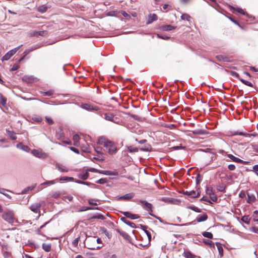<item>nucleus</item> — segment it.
<instances>
[{"instance_id":"f257e3e1","label":"nucleus","mask_w":258,"mask_h":258,"mask_svg":"<svg viewBox=\"0 0 258 258\" xmlns=\"http://www.w3.org/2000/svg\"><path fill=\"white\" fill-rule=\"evenodd\" d=\"M97 143L106 148L110 155H114L117 152V149L115 143L105 137H99Z\"/></svg>"},{"instance_id":"f03ea898","label":"nucleus","mask_w":258,"mask_h":258,"mask_svg":"<svg viewBox=\"0 0 258 258\" xmlns=\"http://www.w3.org/2000/svg\"><path fill=\"white\" fill-rule=\"evenodd\" d=\"M2 218L9 223H13L15 220L13 212L9 210H7L4 212Z\"/></svg>"},{"instance_id":"7ed1b4c3","label":"nucleus","mask_w":258,"mask_h":258,"mask_svg":"<svg viewBox=\"0 0 258 258\" xmlns=\"http://www.w3.org/2000/svg\"><path fill=\"white\" fill-rule=\"evenodd\" d=\"M31 153L33 155L39 158H45L47 157L46 154L43 152L41 150L33 149Z\"/></svg>"},{"instance_id":"20e7f679","label":"nucleus","mask_w":258,"mask_h":258,"mask_svg":"<svg viewBox=\"0 0 258 258\" xmlns=\"http://www.w3.org/2000/svg\"><path fill=\"white\" fill-rule=\"evenodd\" d=\"M206 194L210 196L211 199L213 202H216L217 200L216 196L214 194L213 188L211 186H207Z\"/></svg>"},{"instance_id":"39448f33","label":"nucleus","mask_w":258,"mask_h":258,"mask_svg":"<svg viewBox=\"0 0 258 258\" xmlns=\"http://www.w3.org/2000/svg\"><path fill=\"white\" fill-rule=\"evenodd\" d=\"M139 202L142 204L143 208L148 211L149 213L152 212V205L151 204L147 202L146 201L140 200Z\"/></svg>"},{"instance_id":"423d86ee","label":"nucleus","mask_w":258,"mask_h":258,"mask_svg":"<svg viewBox=\"0 0 258 258\" xmlns=\"http://www.w3.org/2000/svg\"><path fill=\"white\" fill-rule=\"evenodd\" d=\"M41 205L42 204L40 203H35L30 206V209L32 212L35 213H39L40 212V207Z\"/></svg>"},{"instance_id":"0eeeda50","label":"nucleus","mask_w":258,"mask_h":258,"mask_svg":"<svg viewBox=\"0 0 258 258\" xmlns=\"http://www.w3.org/2000/svg\"><path fill=\"white\" fill-rule=\"evenodd\" d=\"M183 194L188 196V197L190 198H198L200 196V193L199 190H198L197 193L195 190H191V191H183Z\"/></svg>"},{"instance_id":"6e6552de","label":"nucleus","mask_w":258,"mask_h":258,"mask_svg":"<svg viewBox=\"0 0 258 258\" xmlns=\"http://www.w3.org/2000/svg\"><path fill=\"white\" fill-rule=\"evenodd\" d=\"M82 107L87 110L91 111V110H97L98 109V107L97 106H94L92 105L89 104H83L82 105Z\"/></svg>"},{"instance_id":"1a4fd4ad","label":"nucleus","mask_w":258,"mask_h":258,"mask_svg":"<svg viewBox=\"0 0 258 258\" xmlns=\"http://www.w3.org/2000/svg\"><path fill=\"white\" fill-rule=\"evenodd\" d=\"M47 34V31H33L32 32H31L30 35L33 36H44L46 35Z\"/></svg>"},{"instance_id":"9d476101","label":"nucleus","mask_w":258,"mask_h":258,"mask_svg":"<svg viewBox=\"0 0 258 258\" xmlns=\"http://www.w3.org/2000/svg\"><path fill=\"white\" fill-rule=\"evenodd\" d=\"M15 50H13V49L11 50L9 52H8L2 58V60L3 61L4 60H9L13 55H14L15 53Z\"/></svg>"},{"instance_id":"9b49d317","label":"nucleus","mask_w":258,"mask_h":258,"mask_svg":"<svg viewBox=\"0 0 258 258\" xmlns=\"http://www.w3.org/2000/svg\"><path fill=\"white\" fill-rule=\"evenodd\" d=\"M134 197V193H128L127 194L124 196H120L118 197V199L119 200H125V201H128L132 199Z\"/></svg>"},{"instance_id":"f8f14e48","label":"nucleus","mask_w":258,"mask_h":258,"mask_svg":"<svg viewBox=\"0 0 258 258\" xmlns=\"http://www.w3.org/2000/svg\"><path fill=\"white\" fill-rule=\"evenodd\" d=\"M55 167L60 172H67L68 171V169L66 166L59 163H56Z\"/></svg>"},{"instance_id":"ddd939ff","label":"nucleus","mask_w":258,"mask_h":258,"mask_svg":"<svg viewBox=\"0 0 258 258\" xmlns=\"http://www.w3.org/2000/svg\"><path fill=\"white\" fill-rule=\"evenodd\" d=\"M122 213L124 216L131 219H137L139 218V216L138 215L133 214L128 212H122Z\"/></svg>"},{"instance_id":"4468645a","label":"nucleus","mask_w":258,"mask_h":258,"mask_svg":"<svg viewBox=\"0 0 258 258\" xmlns=\"http://www.w3.org/2000/svg\"><path fill=\"white\" fill-rule=\"evenodd\" d=\"M98 173L103 174L107 175H117L118 173L115 171H110L107 170H100Z\"/></svg>"},{"instance_id":"2eb2a0df","label":"nucleus","mask_w":258,"mask_h":258,"mask_svg":"<svg viewBox=\"0 0 258 258\" xmlns=\"http://www.w3.org/2000/svg\"><path fill=\"white\" fill-rule=\"evenodd\" d=\"M175 28V27L170 25H163L160 27V29L162 31H170Z\"/></svg>"},{"instance_id":"dca6fc26","label":"nucleus","mask_w":258,"mask_h":258,"mask_svg":"<svg viewBox=\"0 0 258 258\" xmlns=\"http://www.w3.org/2000/svg\"><path fill=\"white\" fill-rule=\"evenodd\" d=\"M104 119L107 120L114 122V115L111 113H105L104 114Z\"/></svg>"},{"instance_id":"f3484780","label":"nucleus","mask_w":258,"mask_h":258,"mask_svg":"<svg viewBox=\"0 0 258 258\" xmlns=\"http://www.w3.org/2000/svg\"><path fill=\"white\" fill-rule=\"evenodd\" d=\"M207 218V215L206 214H203V215L198 216L197 221L198 222H201L206 221Z\"/></svg>"},{"instance_id":"a211bd4d","label":"nucleus","mask_w":258,"mask_h":258,"mask_svg":"<svg viewBox=\"0 0 258 258\" xmlns=\"http://www.w3.org/2000/svg\"><path fill=\"white\" fill-rule=\"evenodd\" d=\"M227 156L230 158L231 160H232L234 162H235L236 163H242V160H241L239 158H238L235 156H234L233 155H232V154H227Z\"/></svg>"},{"instance_id":"6ab92c4d","label":"nucleus","mask_w":258,"mask_h":258,"mask_svg":"<svg viewBox=\"0 0 258 258\" xmlns=\"http://www.w3.org/2000/svg\"><path fill=\"white\" fill-rule=\"evenodd\" d=\"M35 78L32 76H25L23 78V80L27 83H31L33 82L35 80Z\"/></svg>"},{"instance_id":"aec40b11","label":"nucleus","mask_w":258,"mask_h":258,"mask_svg":"<svg viewBox=\"0 0 258 258\" xmlns=\"http://www.w3.org/2000/svg\"><path fill=\"white\" fill-rule=\"evenodd\" d=\"M121 220L124 223H125L126 225L130 226L132 228H136V224L134 223L126 220L125 218L122 217V218H121Z\"/></svg>"},{"instance_id":"412c9836","label":"nucleus","mask_w":258,"mask_h":258,"mask_svg":"<svg viewBox=\"0 0 258 258\" xmlns=\"http://www.w3.org/2000/svg\"><path fill=\"white\" fill-rule=\"evenodd\" d=\"M41 47V45H39V44H37V45H35L34 46H32L31 47H30L29 49L26 50L24 52V54H27L28 53H29V52L34 50H36L39 48H40Z\"/></svg>"},{"instance_id":"4be33fe9","label":"nucleus","mask_w":258,"mask_h":258,"mask_svg":"<svg viewBox=\"0 0 258 258\" xmlns=\"http://www.w3.org/2000/svg\"><path fill=\"white\" fill-rule=\"evenodd\" d=\"M157 18H158V17L156 14H150L149 15V20L148 21V24L151 23L153 21L157 20Z\"/></svg>"},{"instance_id":"5701e85b","label":"nucleus","mask_w":258,"mask_h":258,"mask_svg":"<svg viewBox=\"0 0 258 258\" xmlns=\"http://www.w3.org/2000/svg\"><path fill=\"white\" fill-rule=\"evenodd\" d=\"M96 241H97V243L101 244V245L97 246L96 247H89V248L90 249H93V250L100 249L103 246V245L102 244V240H101V238H98L96 240Z\"/></svg>"},{"instance_id":"b1692460","label":"nucleus","mask_w":258,"mask_h":258,"mask_svg":"<svg viewBox=\"0 0 258 258\" xmlns=\"http://www.w3.org/2000/svg\"><path fill=\"white\" fill-rule=\"evenodd\" d=\"M183 255L186 258H194L195 257L189 250H184Z\"/></svg>"},{"instance_id":"393cba45","label":"nucleus","mask_w":258,"mask_h":258,"mask_svg":"<svg viewBox=\"0 0 258 258\" xmlns=\"http://www.w3.org/2000/svg\"><path fill=\"white\" fill-rule=\"evenodd\" d=\"M17 147L18 148L21 149V150H22L23 151H26V152H28V151L29 150V147L28 146L24 145L22 143L18 144L17 145Z\"/></svg>"},{"instance_id":"a878e982","label":"nucleus","mask_w":258,"mask_h":258,"mask_svg":"<svg viewBox=\"0 0 258 258\" xmlns=\"http://www.w3.org/2000/svg\"><path fill=\"white\" fill-rule=\"evenodd\" d=\"M42 248L45 251H46L47 252L50 251L51 250V244L43 243L42 244Z\"/></svg>"},{"instance_id":"bb28decb","label":"nucleus","mask_w":258,"mask_h":258,"mask_svg":"<svg viewBox=\"0 0 258 258\" xmlns=\"http://www.w3.org/2000/svg\"><path fill=\"white\" fill-rule=\"evenodd\" d=\"M47 7L45 5H41L38 7L37 10L38 12L43 13L47 11Z\"/></svg>"},{"instance_id":"cd10ccee","label":"nucleus","mask_w":258,"mask_h":258,"mask_svg":"<svg viewBox=\"0 0 258 258\" xmlns=\"http://www.w3.org/2000/svg\"><path fill=\"white\" fill-rule=\"evenodd\" d=\"M73 139L74 141V145L76 146H78L79 144V141L80 139L79 136L77 134H76L73 136Z\"/></svg>"},{"instance_id":"c85d7f7f","label":"nucleus","mask_w":258,"mask_h":258,"mask_svg":"<svg viewBox=\"0 0 258 258\" xmlns=\"http://www.w3.org/2000/svg\"><path fill=\"white\" fill-rule=\"evenodd\" d=\"M7 133H8L9 136L10 137V138L11 139H12L13 140H16L17 137L16 136V134L15 133H14L12 131H8Z\"/></svg>"},{"instance_id":"c756f323","label":"nucleus","mask_w":258,"mask_h":258,"mask_svg":"<svg viewBox=\"0 0 258 258\" xmlns=\"http://www.w3.org/2000/svg\"><path fill=\"white\" fill-rule=\"evenodd\" d=\"M181 18L183 20H186L187 21H190L191 17L190 16L187 14H182L181 16Z\"/></svg>"},{"instance_id":"7c9ffc66","label":"nucleus","mask_w":258,"mask_h":258,"mask_svg":"<svg viewBox=\"0 0 258 258\" xmlns=\"http://www.w3.org/2000/svg\"><path fill=\"white\" fill-rule=\"evenodd\" d=\"M247 196H248V199H247V202L248 203H252L255 199V197L253 195L247 194Z\"/></svg>"},{"instance_id":"2f4dec72","label":"nucleus","mask_w":258,"mask_h":258,"mask_svg":"<svg viewBox=\"0 0 258 258\" xmlns=\"http://www.w3.org/2000/svg\"><path fill=\"white\" fill-rule=\"evenodd\" d=\"M203 235L207 238H208L209 239H211L213 238V234L212 233L209 232H204L203 233Z\"/></svg>"},{"instance_id":"473e14b6","label":"nucleus","mask_w":258,"mask_h":258,"mask_svg":"<svg viewBox=\"0 0 258 258\" xmlns=\"http://www.w3.org/2000/svg\"><path fill=\"white\" fill-rule=\"evenodd\" d=\"M35 186H29L25 188L21 192L22 194H25L28 191L32 190L34 188Z\"/></svg>"},{"instance_id":"72a5a7b5","label":"nucleus","mask_w":258,"mask_h":258,"mask_svg":"<svg viewBox=\"0 0 258 258\" xmlns=\"http://www.w3.org/2000/svg\"><path fill=\"white\" fill-rule=\"evenodd\" d=\"M50 196L54 198H58L60 197V193L57 191H53L50 194Z\"/></svg>"},{"instance_id":"f704fd0d","label":"nucleus","mask_w":258,"mask_h":258,"mask_svg":"<svg viewBox=\"0 0 258 258\" xmlns=\"http://www.w3.org/2000/svg\"><path fill=\"white\" fill-rule=\"evenodd\" d=\"M55 183V180H49V181H47L46 182H44L41 183V185H51V184H53Z\"/></svg>"},{"instance_id":"c9c22d12","label":"nucleus","mask_w":258,"mask_h":258,"mask_svg":"<svg viewBox=\"0 0 258 258\" xmlns=\"http://www.w3.org/2000/svg\"><path fill=\"white\" fill-rule=\"evenodd\" d=\"M240 80L244 85H247L249 87H252V84L251 82L246 81V80H244L243 79H240Z\"/></svg>"},{"instance_id":"e433bc0d","label":"nucleus","mask_w":258,"mask_h":258,"mask_svg":"<svg viewBox=\"0 0 258 258\" xmlns=\"http://www.w3.org/2000/svg\"><path fill=\"white\" fill-rule=\"evenodd\" d=\"M73 180H74L73 177H67V176L62 177L59 178V181H62V180L73 181Z\"/></svg>"},{"instance_id":"4c0bfd02","label":"nucleus","mask_w":258,"mask_h":258,"mask_svg":"<svg viewBox=\"0 0 258 258\" xmlns=\"http://www.w3.org/2000/svg\"><path fill=\"white\" fill-rule=\"evenodd\" d=\"M89 177V173L88 171L86 172L85 173L80 175V177L83 180L87 179Z\"/></svg>"},{"instance_id":"58836bf2","label":"nucleus","mask_w":258,"mask_h":258,"mask_svg":"<svg viewBox=\"0 0 258 258\" xmlns=\"http://www.w3.org/2000/svg\"><path fill=\"white\" fill-rule=\"evenodd\" d=\"M188 208H189V209H191V210H193V211H195L196 212H198V213L201 212V210L199 208H198L197 207L189 206V207H188Z\"/></svg>"},{"instance_id":"ea45409f","label":"nucleus","mask_w":258,"mask_h":258,"mask_svg":"<svg viewBox=\"0 0 258 258\" xmlns=\"http://www.w3.org/2000/svg\"><path fill=\"white\" fill-rule=\"evenodd\" d=\"M242 221L245 223H248L250 220V219L249 218L248 216H244L242 217L241 218Z\"/></svg>"},{"instance_id":"a19ab883","label":"nucleus","mask_w":258,"mask_h":258,"mask_svg":"<svg viewBox=\"0 0 258 258\" xmlns=\"http://www.w3.org/2000/svg\"><path fill=\"white\" fill-rule=\"evenodd\" d=\"M79 240L80 236H78L73 240V241L72 242V244L74 246H77L78 245Z\"/></svg>"},{"instance_id":"79ce46f5","label":"nucleus","mask_w":258,"mask_h":258,"mask_svg":"<svg viewBox=\"0 0 258 258\" xmlns=\"http://www.w3.org/2000/svg\"><path fill=\"white\" fill-rule=\"evenodd\" d=\"M7 99L4 97H1L0 99V103L3 106H5L6 104Z\"/></svg>"},{"instance_id":"37998d69","label":"nucleus","mask_w":258,"mask_h":258,"mask_svg":"<svg viewBox=\"0 0 258 258\" xmlns=\"http://www.w3.org/2000/svg\"><path fill=\"white\" fill-rule=\"evenodd\" d=\"M41 94L45 96H51L53 94V91L50 90L46 92H43Z\"/></svg>"},{"instance_id":"c03bdc74","label":"nucleus","mask_w":258,"mask_h":258,"mask_svg":"<svg viewBox=\"0 0 258 258\" xmlns=\"http://www.w3.org/2000/svg\"><path fill=\"white\" fill-rule=\"evenodd\" d=\"M20 68L19 65L18 64L15 63L14 64L12 68L11 69V71H15L17 70Z\"/></svg>"},{"instance_id":"a18cd8bd","label":"nucleus","mask_w":258,"mask_h":258,"mask_svg":"<svg viewBox=\"0 0 258 258\" xmlns=\"http://www.w3.org/2000/svg\"><path fill=\"white\" fill-rule=\"evenodd\" d=\"M45 119H46V122L48 124H52L53 123V121L52 119L50 117L46 116L45 117Z\"/></svg>"},{"instance_id":"49530a36","label":"nucleus","mask_w":258,"mask_h":258,"mask_svg":"<svg viewBox=\"0 0 258 258\" xmlns=\"http://www.w3.org/2000/svg\"><path fill=\"white\" fill-rule=\"evenodd\" d=\"M106 182V180L105 178H101V179L98 180L96 181V183H99V184H103V183H105Z\"/></svg>"},{"instance_id":"de8ad7c7","label":"nucleus","mask_w":258,"mask_h":258,"mask_svg":"<svg viewBox=\"0 0 258 258\" xmlns=\"http://www.w3.org/2000/svg\"><path fill=\"white\" fill-rule=\"evenodd\" d=\"M97 201L96 200H95L94 199H89L88 200V203L90 205H97V203L96 202H96Z\"/></svg>"},{"instance_id":"09e8293b","label":"nucleus","mask_w":258,"mask_h":258,"mask_svg":"<svg viewBox=\"0 0 258 258\" xmlns=\"http://www.w3.org/2000/svg\"><path fill=\"white\" fill-rule=\"evenodd\" d=\"M95 150V151L96 152V153L97 154H100V155H102L103 154V153L101 151V150H102V148H100V147H96Z\"/></svg>"},{"instance_id":"8fccbe9b","label":"nucleus","mask_w":258,"mask_h":258,"mask_svg":"<svg viewBox=\"0 0 258 258\" xmlns=\"http://www.w3.org/2000/svg\"><path fill=\"white\" fill-rule=\"evenodd\" d=\"M121 14L122 15V16L123 17L126 18L127 19H129L130 18V16L127 13H126L124 11H122L121 12Z\"/></svg>"},{"instance_id":"3c124183","label":"nucleus","mask_w":258,"mask_h":258,"mask_svg":"<svg viewBox=\"0 0 258 258\" xmlns=\"http://www.w3.org/2000/svg\"><path fill=\"white\" fill-rule=\"evenodd\" d=\"M82 150L84 152H90V149L89 148V147L88 146H82Z\"/></svg>"},{"instance_id":"603ef678","label":"nucleus","mask_w":258,"mask_h":258,"mask_svg":"<svg viewBox=\"0 0 258 258\" xmlns=\"http://www.w3.org/2000/svg\"><path fill=\"white\" fill-rule=\"evenodd\" d=\"M228 168V169L231 171H233L235 169V166L234 164H229Z\"/></svg>"},{"instance_id":"864d4df0","label":"nucleus","mask_w":258,"mask_h":258,"mask_svg":"<svg viewBox=\"0 0 258 258\" xmlns=\"http://www.w3.org/2000/svg\"><path fill=\"white\" fill-rule=\"evenodd\" d=\"M202 180V178L200 174H198L196 177V183L197 184H199Z\"/></svg>"},{"instance_id":"5fc2aeb1","label":"nucleus","mask_w":258,"mask_h":258,"mask_svg":"<svg viewBox=\"0 0 258 258\" xmlns=\"http://www.w3.org/2000/svg\"><path fill=\"white\" fill-rule=\"evenodd\" d=\"M100 170L94 168H90L87 169V171L93 172H98Z\"/></svg>"},{"instance_id":"6e6d98bb","label":"nucleus","mask_w":258,"mask_h":258,"mask_svg":"<svg viewBox=\"0 0 258 258\" xmlns=\"http://www.w3.org/2000/svg\"><path fill=\"white\" fill-rule=\"evenodd\" d=\"M204 242L207 245H210L211 246L213 245L212 241L209 240H204Z\"/></svg>"},{"instance_id":"4d7b16f0","label":"nucleus","mask_w":258,"mask_h":258,"mask_svg":"<svg viewBox=\"0 0 258 258\" xmlns=\"http://www.w3.org/2000/svg\"><path fill=\"white\" fill-rule=\"evenodd\" d=\"M235 10L240 14H242L243 15L245 14L244 11L241 8H236V9H235Z\"/></svg>"},{"instance_id":"13d9d810","label":"nucleus","mask_w":258,"mask_h":258,"mask_svg":"<svg viewBox=\"0 0 258 258\" xmlns=\"http://www.w3.org/2000/svg\"><path fill=\"white\" fill-rule=\"evenodd\" d=\"M70 149L71 150H72V151L74 152L75 153H77V154H79V151L78 149H77V148H75V147H70Z\"/></svg>"},{"instance_id":"bf43d9fd","label":"nucleus","mask_w":258,"mask_h":258,"mask_svg":"<svg viewBox=\"0 0 258 258\" xmlns=\"http://www.w3.org/2000/svg\"><path fill=\"white\" fill-rule=\"evenodd\" d=\"M218 251L219 252L220 255L222 256H223V248L221 246H218Z\"/></svg>"},{"instance_id":"052dcab7","label":"nucleus","mask_w":258,"mask_h":258,"mask_svg":"<svg viewBox=\"0 0 258 258\" xmlns=\"http://www.w3.org/2000/svg\"><path fill=\"white\" fill-rule=\"evenodd\" d=\"M251 231L255 233H258V227H253L251 229Z\"/></svg>"},{"instance_id":"680f3d73","label":"nucleus","mask_w":258,"mask_h":258,"mask_svg":"<svg viewBox=\"0 0 258 258\" xmlns=\"http://www.w3.org/2000/svg\"><path fill=\"white\" fill-rule=\"evenodd\" d=\"M158 38H161L165 40H167L169 39V37L168 36H160L159 34H157Z\"/></svg>"},{"instance_id":"e2e57ef3","label":"nucleus","mask_w":258,"mask_h":258,"mask_svg":"<svg viewBox=\"0 0 258 258\" xmlns=\"http://www.w3.org/2000/svg\"><path fill=\"white\" fill-rule=\"evenodd\" d=\"M161 200L166 203H169L170 202V200L168 198H162Z\"/></svg>"},{"instance_id":"0e129e2a","label":"nucleus","mask_w":258,"mask_h":258,"mask_svg":"<svg viewBox=\"0 0 258 258\" xmlns=\"http://www.w3.org/2000/svg\"><path fill=\"white\" fill-rule=\"evenodd\" d=\"M192 133L194 134H197V135H201L203 134V132L201 130H199V131H194L192 132Z\"/></svg>"},{"instance_id":"69168bd1","label":"nucleus","mask_w":258,"mask_h":258,"mask_svg":"<svg viewBox=\"0 0 258 258\" xmlns=\"http://www.w3.org/2000/svg\"><path fill=\"white\" fill-rule=\"evenodd\" d=\"M132 117L136 120H139L140 119V117L137 115H135V114L132 115Z\"/></svg>"},{"instance_id":"338daca9","label":"nucleus","mask_w":258,"mask_h":258,"mask_svg":"<svg viewBox=\"0 0 258 258\" xmlns=\"http://www.w3.org/2000/svg\"><path fill=\"white\" fill-rule=\"evenodd\" d=\"M5 191H8L7 189L3 188H0V193L4 195L5 194Z\"/></svg>"},{"instance_id":"774afa93","label":"nucleus","mask_w":258,"mask_h":258,"mask_svg":"<svg viewBox=\"0 0 258 258\" xmlns=\"http://www.w3.org/2000/svg\"><path fill=\"white\" fill-rule=\"evenodd\" d=\"M253 170L255 172H258V165H255L253 166Z\"/></svg>"}]
</instances>
